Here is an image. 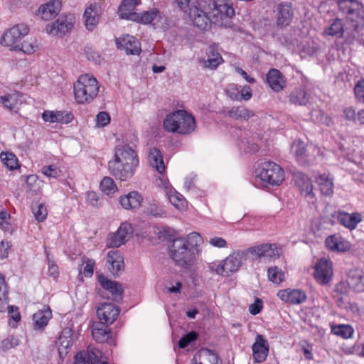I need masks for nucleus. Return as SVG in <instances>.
<instances>
[{"label":"nucleus","instance_id":"49530a36","mask_svg":"<svg viewBox=\"0 0 364 364\" xmlns=\"http://www.w3.org/2000/svg\"><path fill=\"white\" fill-rule=\"evenodd\" d=\"M100 188L105 194L109 196L118 191V188L114 181L109 176H105L100 184Z\"/></svg>","mask_w":364,"mask_h":364},{"label":"nucleus","instance_id":"4c0bfd02","mask_svg":"<svg viewBox=\"0 0 364 364\" xmlns=\"http://www.w3.org/2000/svg\"><path fill=\"white\" fill-rule=\"evenodd\" d=\"M228 114L235 120H248L255 115L252 111L249 110L245 106L232 107L228 111Z\"/></svg>","mask_w":364,"mask_h":364},{"label":"nucleus","instance_id":"69168bd1","mask_svg":"<svg viewBox=\"0 0 364 364\" xmlns=\"http://www.w3.org/2000/svg\"><path fill=\"white\" fill-rule=\"evenodd\" d=\"M61 171L53 165L44 166L43 168V173L48 177L57 178L60 175Z\"/></svg>","mask_w":364,"mask_h":364},{"label":"nucleus","instance_id":"0e129e2a","mask_svg":"<svg viewBox=\"0 0 364 364\" xmlns=\"http://www.w3.org/2000/svg\"><path fill=\"white\" fill-rule=\"evenodd\" d=\"M98 127H104L110 122V116L107 112H100L96 117Z\"/></svg>","mask_w":364,"mask_h":364},{"label":"nucleus","instance_id":"393cba45","mask_svg":"<svg viewBox=\"0 0 364 364\" xmlns=\"http://www.w3.org/2000/svg\"><path fill=\"white\" fill-rule=\"evenodd\" d=\"M61 6L60 0H50L39 7L37 15L45 21H49L54 18L59 14Z\"/></svg>","mask_w":364,"mask_h":364},{"label":"nucleus","instance_id":"4468645a","mask_svg":"<svg viewBox=\"0 0 364 364\" xmlns=\"http://www.w3.org/2000/svg\"><path fill=\"white\" fill-rule=\"evenodd\" d=\"M291 151L296 161L301 166H310L316 159L315 156L310 153L306 144L300 139L295 140L293 142Z\"/></svg>","mask_w":364,"mask_h":364},{"label":"nucleus","instance_id":"e2e57ef3","mask_svg":"<svg viewBox=\"0 0 364 364\" xmlns=\"http://www.w3.org/2000/svg\"><path fill=\"white\" fill-rule=\"evenodd\" d=\"M137 5V0H123L121 5L119 7V14L121 16V13L132 11L136 6Z\"/></svg>","mask_w":364,"mask_h":364},{"label":"nucleus","instance_id":"f3484780","mask_svg":"<svg viewBox=\"0 0 364 364\" xmlns=\"http://www.w3.org/2000/svg\"><path fill=\"white\" fill-rule=\"evenodd\" d=\"M120 309L112 303H103L97 309V316L100 321L110 326L117 320Z\"/></svg>","mask_w":364,"mask_h":364},{"label":"nucleus","instance_id":"a211bd4d","mask_svg":"<svg viewBox=\"0 0 364 364\" xmlns=\"http://www.w3.org/2000/svg\"><path fill=\"white\" fill-rule=\"evenodd\" d=\"M97 281L100 286L109 291L112 295V299L115 302H121L123 299L124 289L120 283L107 279L103 274H99Z\"/></svg>","mask_w":364,"mask_h":364},{"label":"nucleus","instance_id":"864d4df0","mask_svg":"<svg viewBox=\"0 0 364 364\" xmlns=\"http://www.w3.org/2000/svg\"><path fill=\"white\" fill-rule=\"evenodd\" d=\"M19 344V338L14 335H11L1 342L0 348L2 350L6 351L18 346Z\"/></svg>","mask_w":364,"mask_h":364},{"label":"nucleus","instance_id":"09e8293b","mask_svg":"<svg viewBox=\"0 0 364 364\" xmlns=\"http://www.w3.org/2000/svg\"><path fill=\"white\" fill-rule=\"evenodd\" d=\"M32 212L35 216V218L38 222H43L46 219L48 215V210L44 203L36 201L32 205Z\"/></svg>","mask_w":364,"mask_h":364},{"label":"nucleus","instance_id":"7c9ffc66","mask_svg":"<svg viewBox=\"0 0 364 364\" xmlns=\"http://www.w3.org/2000/svg\"><path fill=\"white\" fill-rule=\"evenodd\" d=\"M52 316V311L48 306L36 312L33 315V329L40 332L43 331Z\"/></svg>","mask_w":364,"mask_h":364},{"label":"nucleus","instance_id":"a19ab883","mask_svg":"<svg viewBox=\"0 0 364 364\" xmlns=\"http://www.w3.org/2000/svg\"><path fill=\"white\" fill-rule=\"evenodd\" d=\"M167 196L171 203L178 210H183L187 205V202L183 195L177 192L174 188L167 190Z\"/></svg>","mask_w":364,"mask_h":364},{"label":"nucleus","instance_id":"9d476101","mask_svg":"<svg viewBox=\"0 0 364 364\" xmlns=\"http://www.w3.org/2000/svg\"><path fill=\"white\" fill-rule=\"evenodd\" d=\"M188 14L195 26L200 30H205L212 22L210 10L203 5L202 2L198 6H193L188 8Z\"/></svg>","mask_w":364,"mask_h":364},{"label":"nucleus","instance_id":"f704fd0d","mask_svg":"<svg viewBox=\"0 0 364 364\" xmlns=\"http://www.w3.org/2000/svg\"><path fill=\"white\" fill-rule=\"evenodd\" d=\"M97 9V4H91L85 9L83 14L85 27L90 31H92L99 22V16Z\"/></svg>","mask_w":364,"mask_h":364},{"label":"nucleus","instance_id":"dca6fc26","mask_svg":"<svg viewBox=\"0 0 364 364\" xmlns=\"http://www.w3.org/2000/svg\"><path fill=\"white\" fill-rule=\"evenodd\" d=\"M314 276L321 285L327 284L332 279V262L326 259H321L315 266Z\"/></svg>","mask_w":364,"mask_h":364},{"label":"nucleus","instance_id":"774afa93","mask_svg":"<svg viewBox=\"0 0 364 364\" xmlns=\"http://www.w3.org/2000/svg\"><path fill=\"white\" fill-rule=\"evenodd\" d=\"M85 263L86 265L83 269L82 274L86 277H91L93 275L94 266L95 264V262L92 259L87 258Z\"/></svg>","mask_w":364,"mask_h":364},{"label":"nucleus","instance_id":"f257e3e1","mask_svg":"<svg viewBox=\"0 0 364 364\" xmlns=\"http://www.w3.org/2000/svg\"><path fill=\"white\" fill-rule=\"evenodd\" d=\"M279 256V251L276 244L263 243L242 251L233 252L217 266L215 271L219 275L228 277L240 269L242 260L254 262L261 259H272Z\"/></svg>","mask_w":364,"mask_h":364},{"label":"nucleus","instance_id":"37998d69","mask_svg":"<svg viewBox=\"0 0 364 364\" xmlns=\"http://www.w3.org/2000/svg\"><path fill=\"white\" fill-rule=\"evenodd\" d=\"M11 50L21 51L25 54L31 55L38 50V45L36 39L31 41H26L14 46V48H11Z\"/></svg>","mask_w":364,"mask_h":364},{"label":"nucleus","instance_id":"bf43d9fd","mask_svg":"<svg viewBox=\"0 0 364 364\" xmlns=\"http://www.w3.org/2000/svg\"><path fill=\"white\" fill-rule=\"evenodd\" d=\"M147 213L154 217L164 218L166 216V212L156 203H149Z\"/></svg>","mask_w":364,"mask_h":364},{"label":"nucleus","instance_id":"6ab92c4d","mask_svg":"<svg viewBox=\"0 0 364 364\" xmlns=\"http://www.w3.org/2000/svg\"><path fill=\"white\" fill-rule=\"evenodd\" d=\"M107 268L114 277H119L124 270V257L119 250H110L107 255Z\"/></svg>","mask_w":364,"mask_h":364},{"label":"nucleus","instance_id":"4be33fe9","mask_svg":"<svg viewBox=\"0 0 364 364\" xmlns=\"http://www.w3.org/2000/svg\"><path fill=\"white\" fill-rule=\"evenodd\" d=\"M143 200L142 195L136 191H131L119 198V203L125 210H139L142 206Z\"/></svg>","mask_w":364,"mask_h":364},{"label":"nucleus","instance_id":"0eeeda50","mask_svg":"<svg viewBox=\"0 0 364 364\" xmlns=\"http://www.w3.org/2000/svg\"><path fill=\"white\" fill-rule=\"evenodd\" d=\"M213 23L228 25V18L235 16V9L231 0H210L208 4Z\"/></svg>","mask_w":364,"mask_h":364},{"label":"nucleus","instance_id":"ea45409f","mask_svg":"<svg viewBox=\"0 0 364 364\" xmlns=\"http://www.w3.org/2000/svg\"><path fill=\"white\" fill-rule=\"evenodd\" d=\"M324 33L328 36L344 38L345 29L342 19L335 18L330 26L325 29Z\"/></svg>","mask_w":364,"mask_h":364},{"label":"nucleus","instance_id":"6e6552de","mask_svg":"<svg viewBox=\"0 0 364 364\" xmlns=\"http://www.w3.org/2000/svg\"><path fill=\"white\" fill-rule=\"evenodd\" d=\"M350 23L345 29V43L352 45L355 42L364 41V16L349 19Z\"/></svg>","mask_w":364,"mask_h":364},{"label":"nucleus","instance_id":"3c124183","mask_svg":"<svg viewBox=\"0 0 364 364\" xmlns=\"http://www.w3.org/2000/svg\"><path fill=\"white\" fill-rule=\"evenodd\" d=\"M186 245L191 248L193 252L198 251V246L203 242V238L200 235L196 232H193L188 235L185 238Z\"/></svg>","mask_w":364,"mask_h":364},{"label":"nucleus","instance_id":"de8ad7c7","mask_svg":"<svg viewBox=\"0 0 364 364\" xmlns=\"http://www.w3.org/2000/svg\"><path fill=\"white\" fill-rule=\"evenodd\" d=\"M331 332L336 336L347 339L353 336L354 330L350 325L341 324L332 326Z\"/></svg>","mask_w":364,"mask_h":364},{"label":"nucleus","instance_id":"c9c22d12","mask_svg":"<svg viewBox=\"0 0 364 364\" xmlns=\"http://www.w3.org/2000/svg\"><path fill=\"white\" fill-rule=\"evenodd\" d=\"M289 102L294 105H306L309 102V95L304 87L294 90L288 95Z\"/></svg>","mask_w":364,"mask_h":364},{"label":"nucleus","instance_id":"f03ea898","mask_svg":"<svg viewBox=\"0 0 364 364\" xmlns=\"http://www.w3.org/2000/svg\"><path fill=\"white\" fill-rule=\"evenodd\" d=\"M139 164L137 152L126 144L116 146L114 157L108 162V170L117 180L127 181L134 175Z\"/></svg>","mask_w":364,"mask_h":364},{"label":"nucleus","instance_id":"7ed1b4c3","mask_svg":"<svg viewBox=\"0 0 364 364\" xmlns=\"http://www.w3.org/2000/svg\"><path fill=\"white\" fill-rule=\"evenodd\" d=\"M196 127L195 117L183 109H178L168 114L164 121V128L166 131L181 135L191 134Z\"/></svg>","mask_w":364,"mask_h":364},{"label":"nucleus","instance_id":"8fccbe9b","mask_svg":"<svg viewBox=\"0 0 364 364\" xmlns=\"http://www.w3.org/2000/svg\"><path fill=\"white\" fill-rule=\"evenodd\" d=\"M268 279L274 284H280L284 280V273L277 266L270 267L267 270Z\"/></svg>","mask_w":364,"mask_h":364},{"label":"nucleus","instance_id":"aec40b11","mask_svg":"<svg viewBox=\"0 0 364 364\" xmlns=\"http://www.w3.org/2000/svg\"><path fill=\"white\" fill-rule=\"evenodd\" d=\"M118 48L124 50L127 55H139L141 53V43L134 36L125 35L116 39Z\"/></svg>","mask_w":364,"mask_h":364},{"label":"nucleus","instance_id":"052dcab7","mask_svg":"<svg viewBox=\"0 0 364 364\" xmlns=\"http://www.w3.org/2000/svg\"><path fill=\"white\" fill-rule=\"evenodd\" d=\"M355 99L361 103H364V78L359 80L354 87Z\"/></svg>","mask_w":364,"mask_h":364},{"label":"nucleus","instance_id":"1a4fd4ad","mask_svg":"<svg viewBox=\"0 0 364 364\" xmlns=\"http://www.w3.org/2000/svg\"><path fill=\"white\" fill-rule=\"evenodd\" d=\"M74 23L73 15H61L56 21L46 26V31L48 33L53 36L63 37L72 31Z\"/></svg>","mask_w":364,"mask_h":364},{"label":"nucleus","instance_id":"39448f33","mask_svg":"<svg viewBox=\"0 0 364 364\" xmlns=\"http://www.w3.org/2000/svg\"><path fill=\"white\" fill-rule=\"evenodd\" d=\"M169 254L175 264L181 268L190 269L194 264L196 252L186 245L184 237H178L172 241Z\"/></svg>","mask_w":364,"mask_h":364},{"label":"nucleus","instance_id":"a878e982","mask_svg":"<svg viewBox=\"0 0 364 364\" xmlns=\"http://www.w3.org/2000/svg\"><path fill=\"white\" fill-rule=\"evenodd\" d=\"M193 364H221L218 353L208 348L198 350L192 359Z\"/></svg>","mask_w":364,"mask_h":364},{"label":"nucleus","instance_id":"bb28decb","mask_svg":"<svg viewBox=\"0 0 364 364\" xmlns=\"http://www.w3.org/2000/svg\"><path fill=\"white\" fill-rule=\"evenodd\" d=\"M59 355L58 364H63L72 346L71 331H63L56 342Z\"/></svg>","mask_w":364,"mask_h":364},{"label":"nucleus","instance_id":"9b49d317","mask_svg":"<svg viewBox=\"0 0 364 364\" xmlns=\"http://www.w3.org/2000/svg\"><path fill=\"white\" fill-rule=\"evenodd\" d=\"M275 25L278 29H283L291 25L294 16V11L289 2L278 4L274 10Z\"/></svg>","mask_w":364,"mask_h":364},{"label":"nucleus","instance_id":"412c9836","mask_svg":"<svg viewBox=\"0 0 364 364\" xmlns=\"http://www.w3.org/2000/svg\"><path fill=\"white\" fill-rule=\"evenodd\" d=\"M277 296L283 301L291 304H300L306 300L305 291L298 289H286L279 290Z\"/></svg>","mask_w":364,"mask_h":364},{"label":"nucleus","instance_id":"ddd939ff","mask_svg":"<svg viewBox=\"0 0 364 364\" xmlns=\"http://www.w3.org/2000/svg\"><path fill=\"white\" fill-rule=\"evenodd\" d=\"M348 20L364 16V5L357 0H334Z\"/></svg>","mask_w":364,"mask_h":364},{"label":"nucleus","instance_id":"6e6d98bb","mask_svg":"<svg viewBox=\"0 0 364 364\" xmlns=\"http://www.w3.org/2000/svg\"><path fill=\"white\" fill-rule=\"evenodd\" d=\"M227 96L230 97L232 100L235 101H240L241 100V94H240V87L237 86L235 84H229L225 90Z\"/></svg>","mask_w":364,"mask_h":364},{"label":"nucleus","instance_id":"f8f14e48","mask_svg":"<svg viewBox=\"0 0 364 364\" xmlns=\"http://www.w3.org/2000/svg\"><path fill=\"white\" fill-rule=\"evenodd\" d=\"M29 32V28L24 23L14 26L4 33L1 38L0 43L2 46H10L14 48V46L19 44L21 40Z\"/></svg>","mask_w":364,"mask_h":364},{"label":"nucleus","instance_id":"72a5a7b5","mask_svg":"<svg viewBox=\"0 0 364 364\" xmlns=\"http://www.w3.org/2000/svg\"><path fill=\"white\" fill-rule=\"evenodd\" d=\"M148 159L150 165L155 168L159 173H163L165 171L164 157L159 149L156 147L151 148L149 151Z\"/></svg>","mask_w":364,"mask_h":364},{"label":"nucleus","instance_id":"2f4dec72","mask_svg":"<svg viewBox=\"0 0 364 364\" xmlns=\"http://www.w3.org/2000/svg\"><path fill=\"white\" fill-rule=\"evenodd\" d=\"M109 326L102 321L94 322L92 325V334L93 338L98 343L107 342L111 338Z\"/></svg>","mask_w":364,"mask_h":364},{"label":"nucleus","instance_id":"423d86ee","mask_svg":"<svg viewBox=\"0 0 364 364\" xmlns=\"http://www.w3.org/2000/svg\"><path fill=\"white\" fill-rule=\"evenodd\" d=\"M255 174L265 186H279L284 180V172L282 168L271 161L258 164L255 169Z\"/></svg>","mask_w":364,"mask_h":364},{"label":"nucleus","instance_id":"b1692460","mask_svg":"<svg viewBox=\"0 0 364 364\" xmlns=\"http://www.w3.org/2000/svg\"><path fill=\"white\" fill-rule=\"evenodd\" d=\"M253 358L255 363L264 361L269 353V343L262 335L256 336L255 342L252 346Z\"/></svg>","mask_w":364,"mask_h":364},{"label":"nucleus","instance_id":"338daca9","mask_svg":"<svg viewBox=\"0 0 364 364\" xmlns=\"http://www.w3.org/2000/svg\"><path fill=\"white\" fill-rule=\"evenodd\" d=\"M141 13H136L133 11H127L121 13V18L132 21L134 22L141 23Z\"/></svg>","mask_w":364,"mask_h":364},{"label":"nucleus","instance_id":"603ef678","mask_svg":"<svg viewBox=\"0 0 364 364\" xmlns=\"http://www.w3.org/2000/svg\"><path fill=\"white\" fill-rule=\"evenodd\" d=\"M0 100L4 107L9 109L11 111H14L15 112H17V110H16L17 99L14 95L8 94L4 96H0Z\"/></svg>","mask_w":364,"mask_h":364},{"label":"nucleus","instance_id":"e433bc0d","mask_svg":"<svg viewBox=\"0 0 364 364\" xmlns=\"http://www.w3.org/2000/svg\"><path fill=\"white\" fill-rule=\"evenodd\" d=\"M316 182L319 186L320 191L322 195L329 196L333 193V183L332 179L328 178L326 173L319 174L316 178Z\"/></svg>","mask_w":364,"mask_h":364},{"label":"nucleus","instance_id":"680f3d73","mask_svg":"<svg viewBox=\"0 0 364 364\" xmlns=\"http://www.w3.org/2000/svg\"><path fill=\"white\" fill-rule=\"evenodd\" d=\"M87 200L93 207H100L102 205L103 199L95 191H89L87 193Z\"/></svg>","mask_w":364,"mask_h":364},{"label":"nucleus","instance_id":"cd10ccee","mask_svg":"<svg viewBox=\"0 0 364 364\" xmlns=\"http://www.w3.org/2000/svg\"><path fill=\"white\" fill-rule=\"evenodd\" d=\"M346 282L348 287L354 291H364V273L361 269H350L348 273Z\"/></svg>","mask_w":364,"mask_h":364},{"label":"nucleus","instance_id":"13d9d810","mask_svg":"<svg viewBox=\"0 0 364 364\" xmlns=\"http://www.w3.org/2000/svg\"><path fill=\"white\" fill-rule=\"evenodd\" d=\"M159 15L160 11L158 9L144 11L141 15V24L151 23Z\"/></svg>","mask_w":364,"mask_h":364},{"label":"nucleus","instance_id":"4d7b16f0","mask_svg":"<svg viewBox=\"0 0 364 364\" xmlns=\"http://www.w3.org/2000/svg\"><path fill=\"white\" fill-rule=\"evenodd\" d=\"M45 253L46 255V258L48 261V274L50 277L56 279L59 276V269L58 267L56 264L55 262L50 257V254L47 250V248L45 247Z\"/></svg>","mask_w":364,"mask_h":364},{"label":"nucleus","instance_id":"c85d7f7f","mask_svg":"<svg viewBox=\"0 0 364 364\" xmlns=\"http://www.w3.org/2000/svg\"><path fill=\"white\" fill-rule=\"evenodd\" d=\"M267 82L274 92H279L286 87V78L277 69L272 68L267 74Z\"/></svg>","mask_w":364,"mask_h":364},{"label":"nucleus","instance_id":"79ce46f5","mask_svg":"<svg viewBox=\"0 0 364 364\" xmlns=\"http://www.w3.org/2000/svg\"><path fill=\"white\" fill-rule=\"evenodd\" d=\"M0 159L5 166L11 171L20 168L18 160L16 156L12 152H1Z\"/></svg>","mask_w":364,"mask_h":364},{"label":"nucleus","instance_id":"a18cd8bd","mask_svg":"<svg viewBox=\"0 0 364 364\" xmlns=\"http://www.w3.org/2000/svg\"><path fill=\"white\" fill-rule=\"evenodd\" d=\"M87 353L88 364H109L107 361L102 360V352L95 348H89L87 350H82Z\"/></svg>","mask_w":364,"mask_h":364},{"label":"nucleus","instance_id":"5fc2aeb1","mask_svg":"<svg viewBox=\"0 0 364 364\" xmlns=\"http://www.w3.org/2000/svg\"><path fill=\"white\" fill-rule=\"evenodd\" d=\"M198 337V334L196 331H190L181 338L178 341V346L180 348H185L192 342L196 341Z\"/></svg>","mask_w":364,"mask_h":364},{"label":"nucleus","instance_id":"473e14b6","mask_svg":"<svg viewBox=\"0 0 364 364\" xmlns=\"http://www.w3.org/2000/svg\"><path fill=\"white\" fill-rule=\"evenodd\" d=\"M338 220L341 225L350 230L356 228L358 224L362 221V215L359 213H348L340 212L338 215Z\"/></svg>","mask_w":364,"mask_h":364},{"label":"nucleus","instance_id":"5701e85b","mask_svg":"<svg viewBox=\"0 0 364 364\" xmlns=\"http://www.w3.org/2000/svg\"><path fill=\"white\" fill-rule=\"evenodd\" d=\"M293 178L296 185L299 187L301 193L309 200H313L315 198L313 192V185L310 178L302 172L294 173Z\"/></svg>","mask_w":364,"mask_h":364},{"label":"nucleus","instance_id":"2eb2a0df","mask_svg":"<svg viewBox=\"0 0 364 364\" xmlns=\"http://www.w3.org/2000/svg\"><path fill=\"white\" fill-rule=\"evenodd\" d=\"M133 233V228L128 223H122L117 231L109 237L107 246L109 247H119L126 243Z\"/></svg>","mask_w":364,"mask_h":364},{"label":"nucleus","instance_id":"c756f323","mask_svg":"<svg viewBox=\"0 0 364 364\" xmlns=\"http://www.w3.org/2000/svg\"><path fill=\"white\" fill-rule=\"evenodd\" d=\"M73 114L65 111L46 110L42 114V119L50 123L68 124L73 119Z\"/></svg>","mask_w":364,"mask_h":364},{"label":"nucleus","instance_id":"58836bf2","mask_svg":"<svg viewBox=\"0 0 364 364\" xmlns=\"http://www.w3.org/2000/svg\"><path fill=\"white\" fill-rule=\"evenodd\" d=\"M207 55L208 59L205 63V66L210 69H215L220 64L223 62V59L221 55L219 53L217 48L213 46H210L209 47Z\"/></svg>","mask_w":364,"mask_h":364},{"label":"nucleus","instance_id":"20e7f679","mask_svg":"<svg viewBox=\"0 0 364 364\" xmlns=\"http://www.w3.org/2000/svg\"><path fill=\"white\" fill-rule=\"evenodd\" d=\"M98 81L88 74L82 75L74 83V94L76 102L79 104L90 103L99 92Z\"/></svg>","mask_w":364,"mask_h":364},{"label":"nucleus","instance_id":"c03bdc74","mask_svg":"<svg viewBox=\"0 0 364 364\" xmlns=\"http://www.w3.org/2000/svg\"><path fill=\"white\" fill-rule=\"evenodd\" d=\"M341 240L342 238L341 237L330 235L326 237L325 243L326 247L331 250L345 252L348 248L345 246L344 242Z\"/></svg>","mask_w":364,"mask_h":364}]
</instances>
